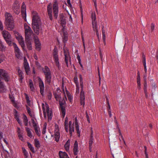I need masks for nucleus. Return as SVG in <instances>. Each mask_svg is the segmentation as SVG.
I'll return each mask as SVG.
<instances>
[{
    "label": "nucleus",
    "mask_w": 158,
    "mask_h": 158,
    "mask_svg": "<svg viewBox=\"0 0 158 158\" xmlns=\"http://www.w3.org/2000/svg\"><path fill=\"white\" fill-rule=\"evenodd\" d=\"M32 26L35 33L38 35L40 30V20L37 13L35 10L32 12Z\"/></svg>",
    "instance_id": "nucleus-1"
},
{
    "label": "nucleus",
    "mask_w": 158,
    "mask_h": 158,
    "mask_svg": "<svg viewBox=\"0 0 158 158\" xmlns=\"http://www.w3.org/2000/svg\"><path fill=\"white\" fill-rule=\"evenodd\" d=\"M53 94L56 100L57 101L59 100L60 110L61 113L62 115L63 118H64L65 114V109L64 106V104L65 102V101L64 98L61 97L60 94L59 92H55Z\"/></svg>",
    "instance_id": "nucleus-2"
},
{
    "label": "nucleus",
    "mask_w": 158,
    "mask_h": 158,
    "mask_svg": "<svg viewBox=\"0 0 158 158\" xmlns=\"http://www.w3.org/2000/svg\"><path fill=\"white\" fill-rule=\"evenodd\" d=\"M5 15L6 19L5 24L7 29L9 30H12L15 27L13 18L10 14L8 13H6Z\"/></svg>",
    "instance_id": "nucleus-3"
},
{
    "label": "nucleus",
    "mask_w": 158,
    "mask_h": 158,
    "mask_svg": "<svg viewBox=\"0 0 158 158\" xmlns=\"http://www.w3.org/2000/svg\"><path fill=\"white\" fill-rule=\"evenodd\" d=\"M45 77V84L50 85L52 79L51 72L49 68L45 66L43 70Z\"/></svg>",
    "instance_id": "nucleus-4"
},
{
    "label": "nucleus",
    "mask_w": 158,
    "mask_h": 158,
    "mask_svg": "<svg viewBox=\"0 0 158 158\" xmlns=\"http://www.w3.org/2000/svg\"><path fill=\"white\" fill-rule=\"evenodd\" d=\"M46 109L45 108L44 105L43 104L42 105V109L44 112V117L46 118V115L45 110H46L47 114V115L48 118V120H51L52 116V113L51 110H50L48 105L47 104L45 105Z\"/></svg>",
    "instance_id": "nucleus-5"
},
{
    "label": "nucleus",
    "mask_w": 158,
    "mask_h": 158,
    "mask_svg": "<svg viewBox=\"0 0 158 158\" xmlns=\"http://www.w3.org/2000/svg\"><path fill=\"white\" fill-rule=\"evenodd\" d=\"M2 79L4 80L6 82L8 81L10 77L6 71L0 69V80L2 81Z\"/></svg>",
    "instance_id": "nucleus-6"
},
{
    "label": "nucleus",
    "mask_w": 158,
    "mask_h": 158,
    "mask_svg": "<svg viewBox=\"0 0 158 158\" xmlns=\"http://www.w3.org/2000/svg\"><path fill=\"white\" fill-rule=\"evenodd\" d=\"M24 29L25 30V39L30 38L33 32L31 27L26 24H24Z\"/></svg>",
    "instance_id": "nucleus-7"
},
{
    "label": "nucleus",
    "mask_w": 158,
    "mask_h": 158,
    "mask_svg": "<svg viewBox=\"0 0 158 158\" xmlns=\"http://www.w3.org/2000/svg\"><path fill=\"white\" fill-rule=\"evenodd\" d=\"M80 85L81 88V91L80 95V103L81 105H83L84 106L85 104V97L84 94V92L83 90V82H81L80 83Z\"/></svg>",
    "instance_id": "nucleus-8"
},
{
    "label": "nucleus",
    "mask_w": 158,
    "mask_h": 158,
    "mask_svg": "<svg viewBox=\"0 0 158 158\" xmlns=\"http://www.w3.org/2000/svg\"><path fill=\"white\" fill-rule=\"evenodd\" d=\"M53 59L55 62L56 65L58 68L60 67V64L59 61V58L58 55V51L57 48L55 47L53 51Z\"/></svg>",
    "instance_id": "nucleus-9"
},
{
    "label": "nucleus",
    "mask_w": 158,
    "mask_h": 158,
    "mask_svg": "<svg viewBox=\"0 0 158 158\" xmlns=\"http://www.w3.org/2000/svg\"><path fill=\"white\" fill-rule=\"evenodd\" d=\"M15 33L16 35H15L16 39L18 40L23 50H25V46L23 38L21 35H19L18 32H17Z\"/></svg>",
    "instance_id": "nucleus-10"
},
{
    "label": "nucleus",
    "mask_w": 158,
    "mask_h": 158,
    "mask_svg": "<svg viewBox=\"0 0 158 158\" xmlns=\"http://www.w3.org/2000/svg\"><path fill=\"white\" fill-rule=\"evenodd\" d=\"M12 45L14 48L16 56L18 59H21L22 54L20 49L15 43H13Z\"/></svg>",
    "instance_id": "nucleus-11"
},
{
    "label": "nucleus",
    "mask_w": 158,
    "mask_h": 158,
    "mask_svg": "<svg viewBox=\"0 0 158 158\" xmlns=\"http://www.w3.org/2000/svg\"><path fill=\"white\" fill-rule=\"evenodd\" d=\"M52 7L53 10H58V3L56 0H55L52 5L51 3H50L47 6V10H52Z\"/></svg>",
    "instance_id": "nucleus-12"
},
{
    "label": "nucleus",
    "mask_w": 158,
    "mask_h": 158,
    "mask_svg": "<svg viewBox=\"0 0 158 158\" xmlns=\"http://www.w3.org/2000/svg\"><path fill=\"white\" fill-rule=\"evenodd\" d=\"M34 40L36 49L37 51H39L41 49V44L39 39L37 36H35Z\"/></svg>",
    "instance_id": "nucleus-13"
},
{
    "label": "nucleus",
    "mask_w": 158,
    "mask_h": 158,
    "mask_svg": "<svg viewBox=\"0 0 158 158\" xmlns=\"http://www.w3.org/2000/svg\"><path fill=\"white\" fill-rule=\"evenodd\" d=\"M60 24L63 27L62 30H63L66 23L65 17L64 16V15L62 13L60 15Z\"/></svg>",
    "instance_id": "nucleus-14"
},
{
    "label": "nucleus",
    "mask_w": 158,
    "mask_h": 158,
    "mask_svg": "<svg viewBox=\"0 0 158 158\" xmlns=\"http://www.w3.org/2000/svg\"><path fill=\"white\" fill-rule=\"evenodd\" d=\"M39 87L40 88V94L43 96L44 94V85L43 81L40 79L39 80Z\"/></svg>",
    "instance_id": "nucleus-15"
},
{
    "label": "nucleus",
    "mask_w": 158,
    "mask_h": 158,
    "mask_svg": "<svg viewBox=\"0 0 158 158\" xmlns=\"http://www.w3.org/2000/svg\"><path fill=\"white\" fill-rule=\"evenodd\" d=\"M6 87L5 85L4 82L0 80V93H4L6 92Z\"/></svg>",
    "instance_id": "nucleus-16"
},
{
    "label": "nucleus",
    "mask_w": 158,
    "mask_h": 158,
    "mask_svg": "<svg viewBox=\"0 0 158 158\" xmlns=\"http://www.w3.org/2000/svg\"><path fill=\"white\" fill-rule=\"evenodd\" d=\"M79 152V148L78 147V143L77 141L75 142L74 148H73V153L74 155H77Z\"/></svg>",
    "instance_id": "nucleus-17"
},
{
    "label": "nucleus",
    "mask_w": 158,
    "mask_h": 158,
    "mask_svg": "<svg viewBox=\"0 0 158 158\" xmlns=\"http://www.w3.org/2000/svg\"><path fill=\"white\" fill-rule=\"evenodd\" d=\"M26 43L28 49L31 50L32 49L31 44L30 41V38L25 39Z\"/></svg>",
    "instance_id": "nucleus-18"
},
{
    "label": "nucleus",
    "mask_w": 158,
    "mask_h": 158,
    "mask_svg": "<svg viewBox=\"0 0 158 158\" xmlns=\"http://www.w3.org/2000/svg\"><path fill=\"white\" fill-rule=\"evenodd\" d=\"M2 34L5 40L8 38H11V35L8 31L4 30L3 31Z\"/></svg>",
    "instance_id": "nucleus-19"
},
{
    "label": "nucleus",
    "mask_w": 158,
    "mask_h": 158,
    "mask_svg": "<svg viewBox=\"0 0 158 158\" xmlns=\"http://www.w3.org/2000/svg\"><path fill=\"white\" fill-rule=\"evenodd\" d=\"M54 135L55 140L56 141L58 142L60 137V133L58 129H56L55 130Z\"/></svg>",
    "instance_id": "nucleus-20"
},
{
    "label": "nucleus",
    "mask_w": 158,
    "mask_h": 158,
    "mask_svg": "<svg viewBox=\"0 0 158 158\" xmlns=\"http://www.w3.org/2000/svg\"><path fill=\"white\" fill-rule=\"evenodd\" d=\"M18 73L19 76L20 77L19 81L20 82H22V80L24 78V77L23 76V74L22 72L19 69H18Z\"/></svg>",
    "instance_id": "nucleus-21"
},
{
    "label": "nucleus",
    "mask_w": 158,
    "mask_h": 158,
    "mask_svg": "<svg viewBox=\"0 0 158 158\" xmlns=\"http://www.w3.org/2000/svg\"><path fill=\"white\" fill-rule=\"evenodd\" d=\"M59 155L60 158H69L67 154L65 152H60Z\"/></svg>",
    "instance_id": "nucleus-22"
},
{
    "label": "nucleus",
    "mask_w": 158,
    "mask_h": 158,
    "mask_svg": "<svg viewBox=\"0 0 158 158\" xmlns=\"http://www.w3.org/2000/svg\"><path fill=\"white\" fill-rule=\"evenodd\" d=\"M24 65L26 73L27 74H28L30 69L28 64V63L25 62V63H24Z\"/></svg>",
    "instance_id": "nucleus-23"
},
{
    "label": "nucleus",
    "mask_w": 158,
    "mask_h": 158,
    "mask_svg": "<svg viewBox=\"0 0 158 158\" xmlns=\"http://www.w3.org/2000/svg\"><path fill=\"white\" fill-rule=\"evenodd\" d=\"M65 61L67 67L68 66V61H69L70 62L71 61V59L69 55L67 56H64Z\"/></svg>",
    "instance_id": "nucleus-24"
},
{
    "label": "nucleus",
    "mask_w": 158,
    "mask_h": 158,
    "mask_svg": "<svg viewBox=\"0 0 158 158\" xmlns=\"http://www.w3.org/2000/svg\"><path fill=\"white\" fill-rule=\"evenodd\" d=\"M25 129L27 133V135L30 138H31L33 137V135L31 133V131L30 129L27 127H25Z\"/></svg>",
    "instance_id": "nucleus-25"
},
{
    "label": "nucleus",
    "mask_w": 158,
    "mask_h": 158,
    "mask_svg": "<svg viewBox=\"0 0 158 158\" xmlns=\"http://www.w3.org/2000/svg\"><path fill=\"white\" fill-rule=\"evenodd\" d=\"M34 129L36 135L39 136H40L41 135V132L39 127L34 128Z\"/></svg>",
    "instance_id": "nucleus-26"
},
{
    "label": "nucleus",
    "mask_w": 158,
    "mask_h": 158,
    "mask_svg": "<svg viewBox=\"0 0 158 158\" xmlns=\"http://www.w3.org/2000/svg\"><path fill=\"white\" fill-rule=\"evenodd\" d=\"M65 91L66 93V94L68 97L69 100L71 102L73 99V98L72 96L71 95L70 93L67 90V89L66 88Z\"/></svg>",
    "instance_id": "nucleus-27"
},
{
    "label": "nucleus",
    "mask_w": 158,
    "mask_h": 158,
    "mask_svg": "<svg viewBox=\"0 0 158 158\" xmlns=\"http://www.w3.org/2000/svg\"><path fill=\"white\" fill-rule=\"evenodd\" d=\"M92 24L94 31H98V25L97 24L96 22L95 21H92Z\"/></svg>",
    "instance_id": "nucleus-28"
},
{
    "label": "nucleus",
    "mask_w": 158,
    "mask_h": 158,
    "mask_svg": "<svg viewBox=\"0 0 158 158\" xmlns=\"http://www.w3.org/2000/svg\"><path fill=\"white\" fill-rule=\"evenodd\" d=\"M29 86L31 90V91H34L35 90V88L33 86V84L32 81L31 80H30L29 81Z\"/></svg>",
    "instance_id": "nucleus-29"
},
{
    "label": "nucleus",
    "mask_w": 158,
    "mask_h": 158,
    "mask_svg": "<svg viewBox=\"0 0 158 158\" xmlns=\"http://www.w3.org/2000/svg\"><path fill=\"white\" fill-rule=\"evenodd\" d=\"M63 41L64 43H66L67 41L68 40V35L67 34L63 32Z\"/></svg>",
    "instance_id": "nucleus-30"
},
{
    "label": "nucleus",
    "mask_w": 158,
    "mask_h": 158,
    "mask_svg": "<svg viewBox=\"0 0 158 158\" xmlns=\"http://www.w3.org/2000/svg\"><path fill=\"white\" fill-rule=\"evenodd\" d=\"M70 146V141L69 140H68L66 142L65 145L64 147L66 151H68L69 149Z\"/></svg>",
    "instance_id": "nucleus-31"
},
{
    "label": "nucleus",
    "mask_w": 158,
    "mask_h": 158,
    "mask_svg": "<svg viewBox=\"0 0 158 158\" xmlns=\"http://www.w3.org/2000/svg\"><path fill=\"white\" fill-rule=\"evenodd\" d=\"M27 146L30 149L31 151L33 152H35V150L34 148L32 146L31 144L29 143L28 142L27 143Z\"/></svg>",
    "instance_id": "nucleus-32"
},
{
    "label": "nucleus",
    "mask_w": 158,
    "mask_h": 158,
    "mask_svg": "<svg viewBox=\"0 0 158 158\" xmlns=\"http://www.w3.org/2000/svg\"><path fill=\"white\" fill-rule=\"evenodd\" d=\"M23 152V153L24 155L25 156V158H28V153L27 151L25 148H22Z\"/></svg>",
    "instance_id": "nucleus-33"
},
{
    "label": "nucleus",
    "mask_w": 158,
    "mask_h": 158,
    "mask_svg": "<svg viewBox=\"0 0 158 158\" xmlns=\"http://www.w3.org/2000/svg\"><path fill=\"white\" fill-rule=\"evenodd\" d=\"M34 141L35 146L38 148H40V144L39 141L37 139H35Z\"/></svg>",
    "instance_id": "nucleus-34"
},
{
    "label": "nucleus",
    "mask_w": 158,
    "mask_h": 158,
    "mask_svg": "<svg viewBox=\"0 0 158 158\" xmlns=\"http://www.w3.org/2000/svg\"><path fill=\"white\" fill-rule=\"evenodd\" d=\"M64 56L69 55V50L66 47L64 48Z\"/></svg>",
    "instance_id": "nucleus-35"
},
{
    "label": "nucleus",
    "mask_w": 158,
    "mask_h": 158,
    "mask_svg": "<svg viewBox=\"0 0 158 158\" xmlns=\"http://www.w3.org/2000/svg\"><path fill=\"white\" fill-rule=\"evenodd\" d=\"M28 120L27 117L26 115H24L23 122L26 126H27L28 125Z\"/></svg>",
    "instance_id": "nucleus-36"
},
{
    "label": "nucleus",
    "mask_w": 158,
    "mask_h": 158,
    "mask_svg": "<svg viewBox=\"0 0 158 158\" xmlns=\"http://www.w3.org/2000/svg\"><path fill=\"white\" fill-rule=\"evenodd\" d=\"M91 18L92 21H95L96 19V14L95 12H92L91 14Z\"/></svg>",
    "instance_id": "nucleus-37"
},
{
    "label": "nucleus",
    "mask_w": 158,
    "mask_h": 158,
    "mask_svg": "<svg viewBox=\"0 0 158 158\" xmlns=\"http://www.w3.org/2000/svg\"><path fill=\"white\" fill-rule=\"evenodd\" d=\"M70 134L71 135L72 133L74 131V127L73 126H69Z\"/></svg>",
    "instance_id": "nucleus-38"
},
{
    "label": "nucleus",
    "mask_w": 158,
    "mask_h": 158,
    "mask_svg": "<svg viewBox=\"0 0 158 158\" xmlns=\"http://www.w3.org/2000/svg\"><path fill=\"white\" fill-rule=\"evenodd\" d=\"M22 15L24 20L26 19V10H21Z\"/></svg>",
    "instance_id": "nucleus-39"
},
{
    "label": "nucleus",
    "mask_w": 158,
    "mask_h": 158,
    "mask_svg": "<svg viewBox=\"0 0 158 158\" xmlns=\"http://www.w3.org/2000/svg\"><path fill=\"white\" fill-rule=\"evenodd\" d=\"M75 128L76 130L77 131V133L78 135V136H79L80 135V131L79 129V125H76L75 126Z\"/></svg>",
    "instance_id": "nucleus-40"
},
{
    "label": "nucleus",
    "mask_w": 158,
    "mask_h": 158,
    "mask_svg": "<svg viewBox=\"0 0 158 158\" xmlns=\"http://www.w3.org/2000/svg\"><path fill=\"white\" fill-rule=\"evenodd\" d=\"M15 118L16 119L19 118V116L18 115V111L16 110H14Z\"/></svg>",
    "instance_id": "nucleus-41"
},
{
    "label": "nucleus",
    "mask_w": 158,
    "mask_h": 158,
    "mask_svg": "<svg viewBox=\"0 0 158 158\" xmlns=\"http://www.w3.org/2000/svg\"><path fill=\"white\" fill-rule=\"evenodd\" d=\"M25 98L28 104H29L30 102V100H29V97L28 95L26 93L25 94Z\"/></svg>",
    "instance_id": "nucleus-42"
},
{
    "label": "nucleus",
    "mask_w": 158,
    "mask_h": 158,
    "mask_svg": "<svg viewBox=\"0 0 158 158\" xmlns=\"http://www.w3.org/2000/svg\"><path fill=\"white\" fill-rule=\"evenodd\" d=\"M65 129L66 132L68 131V121H65L64 122Z\"/></svg>",
    "instance_id": "nucleus-43"
},
{
    "label": "nucleus",
    "mask_w": 158,
    "mask_h": 158,
    "mask_svg": "<svg viewBox=\"0 0 158 158\" xmlns=\"http://www.w3.org/2000/svg\"><path fill=\"white\" fill-rule=\"evenodd\" d=\"M52 10H48V13L49 18L51 20L52 19Z\"/></svg>",
    "instance_id": "nucleus-44"
},
{
    "label": "nucleus",
    "mask_w": 158,
    "mask_h": 158,
    "mask_svg": "<svg viewBox=\"0 0 158 158\" xmlns=\"http://www.w3.org/2000/svg\"><path fill=\"white\" fill-rule=\"evenodd\" d=\"M143 57V66H146V58L145 56L143 54L142 56Z\"/></svg>",
    "instance_id": "nucleus-45"
},
{
    "label": "nucleus",
    "mask_w": 158,
    "mask_h": 158,
    "mask_svg": "<svg viewBox=\"0 0 158 158\" xmlns=\"http://www.w3.org/2000/svg\"><path fill=\"white\" fill-rule=\"evenodd\" d=\"M5 40L9 45H10L11 44L12 42L11 41V38L6 39H5Z\"/></svg>",
    "instance_id": "nucleus-46"
},
{
    "label": "nucleus",
    "mask_w": 158,
    "mask_h": 158,
    "mask_svg": "<svg viewBox=\"0 0 158 158\" xmlns=\"http://www.w3.org/2000/svg\"><path fill=\"white\" fill-rule=\"evenodd\" d=\"M94 139V138L93 137H91L90 136L89 140V145L90 146H92L93 142V140Z\"/></svg>",
    "instance_id": "nucleus-47"
},
{
    "label": "nucleus",
    "mask_w": 158,
    "mask_h": 158,
    "mask_svg": "<svg viewBox=\"0 0 158 158\" xmlns=\"http://www.w3.org/2000/svg\"><path fill=\"white\" fill-rule=\"evenodd\" d=\"M29 114V115L33 118H35V115L33 114V113L31 111H29L27 112Z\"/></svg>",
    "instance_id": "nucleus-48"
},
{
    "label": "nucleus",
    "mask_w": 158,
    "mask_h": 158,
    "mask_svg": "<svg viewBox=\"0 0 158 158\" xmlns=\"http://www.w3.org/2000/svg\"><path fill=\"white\" fill-rule=\"evenodd\" d=\"M4 58V56L2 54L0 53V63L3 61Z\"/></svg>",
    "instance_id": "nucleus-49"
},
{
    "label": "nucleus",
    "mask_w": 158,
    "mask_h": 158,
    "mask_svg": "<svg viewBox=\"0 0 158 158\" xmlns=\"http://www.w3.org/2000/svg\"><path fill=\"white\" fill-rule=\"evenodd\" d=\"M54 13V17L56 19L58 16V10H53Z\"/></svg>",
    "instance_id": "nucleus-50"
},
{
    "label": "nucleus",
    "mask_w": 158,
    "mask_h": 158,
    "mask_svg": "<svg viewBox=\"0 0 158 158\" xmlns=\"http://www.w3.org/2000/svg\"><path fill=\"white\" fill-rule=\"evenodd\" d=\"M46 124H45V125L44 124V127L43 128V130L42 131V133L43 134H44L46 131Z\"/></svg>",
    "instance_id": "nucleus-51"
},
{
    "label": "nucleus",
    "mask_w": 158,
    "mask_h": 158,
    "mask_svg": "<svg viewBox=\"0 0 158 158\" xmlns=\"http://www.w3.org/2000/svg\"><path fill=\"white\" fill-rule=\"evenodd\" d=\"M144 79L145 80V82H144V90H147V82L146 81V78Z\"/></svg>",
    "instance_id": "nucleus-52"
},
{
    "label": "nucleus",
    "mask_w": 158,
    "mask_h": 158,
    "mask_svg": "<svg viewBox=\"0 0 158 158\" xmlns=\"http://www.w3.org/2000/svg\"><path fill=\"white\" fill-rule=\"evenodd\" d=\"M21 10H26V6L24 2L23 3L21 6Z\"/></svg>",
    "instance_id": "nucleus-53"
},
{
    "label": "nucleus",
    "mask_w": 158,
    "mask_h": 158,
    "mask_svg": "<svg viewBox=\"0 0 158 158\" xmlns=\"http://www.w3.org/2000/svg\"><path fill=\"white\" fill-rule=\"evenodd\" d=\"M4 48V46L1 41L0 42V51H2Z\"/></svg>",
    "instance_id": "nucleus-54"
},
{
    "label": "nucleus",
    "mask_w": 158,
    "mask_h": 158,
    "mask_svg": "<svg viewBox=\"0 0 158 158\" xmlns=\"http://www.w3.org/2000/svg\"><path fill=\"white\" fill-rule=\"evenodd\" d=\"M76 89V93L79 94V87L78 85L77 84Z\"/></svg>",
    "instance_id": "nucleus-55"
},
{
    "label": "nucleus",
    "mask_w": 158,
    "mask_h": 158,
    "mask_svg": "<svg viewBox=\"0 0 158 158\" xmlns=\"http://www.w3.org/2000/svg\"><path fill=\"white\" fill-rule=\"evenodd\" d=\"M85 114H86V118H87V121H88V122L89 123H90V119H89V115H88V114L87 111L86 112Z\"/></svg>",
    "instance_id": "nucleus-56"
},
{
    "label": "nucleus",
    "mask_w": 158,
    "mask_h": 158,
    "mask_svg": "<svg viewBox=\"0 0 158 158\" xmlns=\"http://www.w3.org/2000/svg\"><path fill=\"white\" fill-rule=\"evenodd\" d=\"M144 148H145V151H144L145 154V156H146V158H148V155L147 154V152H146L147 148L145 146H144Z\"/></svg>",
    "instance_id": "nucleus-57"
},
{
    "label": "nucleus",
    "mask_w": 158,
    "mask_h": 158,
    "mask_svg": "<svg viewBox=\"0 0 158 158\" xmlns=\"http://www.w3.org/2000/svg\"><path fill=\"white\" fill-rule=\"evenodd\" d=\"M99 53H100V57H101V60L102 62L103 61V55L102 54L101 51V50L100 49Z\"/></svg>",
    "instance_id": "nucleus-58"
},
{
    "label": "nucleus",
    "mask_w": 158,
    "mask_h": 158,
    "mask_svg": "<svg viewBox=\"0 0 158 158\" xmlns=\"http://www.w3.org/2000/svg\"><path fill=\"white\" fill-rule=\"evenodd\" d=\"M3 26L1 21L0 20V30H2L3 29Z\"/></svg>",
    "instance_id": "nucleus-59"
},
{
    "label": "nucleus",
    "mask_w": 158,
    "mask_h": 158,
    "mask_svg": "<svg viewBox=\"0 0 158 158\" xmlns=\"http://www.w3.org/2000/svg\"><path fill=\"white\" fill-rule=\"evenodd\" d=\"M154 28V24L152 23L151 24V30H152V31Z\"/></svg>",
    "instance_id": "nucleus-60"
},
{
    "label": "nucleus",
    "mask_w": 158,
    "mask_h": 158,
    "mask_svg": "<svg viewBox=\"0 0 158 158\" xmlns=\"http://www.w3.org/2000/svg\"><path fill=\"white\" fill-rule=\"evenodd\" d=\"M74 82L76 84V85H77H77H78V84L77 83V77H74Z\"/></svg>",
    "instance_id": "nucleus-61"
},
{
    "label": "nucleus",
    "mask_w": 158,
    "mask_h": 158,
    "mask_svg": "<svg viewBox=\"0 0 158 158\" xmlns=\"http://www.w3.org/2000/svg\"><path fill=\"white\" fill-rule=\"evenodd\" d=\"M52 98V94L51 93H49L48 95V98L50 100Z\"/></svg>",
    "instance_id": "nucleus-62"
},
{
    "label": "nucleus",
    "mask_w": 158,
    "mask_h": 158,
    "mask_svg": "<svg viewBox=\"0 0 158 158\" xmlns=\"http://www.w3.org/2000/svg\"><path fill=\"white\" fill-rule=\"evenodd\" d=\"M17 132L18 133V134L19 133H21V131L20 129V128L19 127H17Z\"/></svg>",
    "instance_id": "nucleus-63"
},
{
    "label": "nucleus",
    "mask_w": 158,
    "mask_h": 158,
    "mask_svg": "<svg viewBox=\"0 0 158 158\" xmlns=\"http://www.w3.org/2000/svg\"><path fill=\"white\" fill-rule=\"evenodd\" d=\"M33 127H34V128H35V127H38V126H37V124L35 122L33 123H32Z\"/></svg>",
    "instance_id": "nucleus-64"
}]
</instances>
